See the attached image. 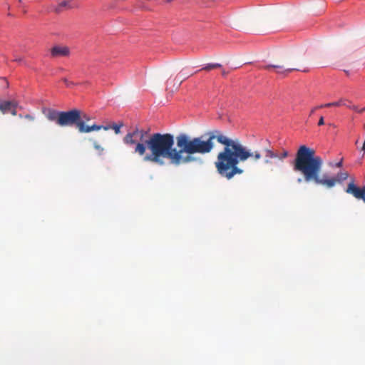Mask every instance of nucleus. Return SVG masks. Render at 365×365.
Masks as SVG:
<instances>
[{
  "mask_svg": "<svg viewBox=\"0 0 365 365\" xmlns=\"http://www.w3.org/2000/svg\"><path fill=\"white\" fill-rule=\"evenodd\" d=\"M208 138L204 136L190 137L185 133L175 138L170 133H155L135 128L128 132L123 139L124 144L135 145L134 153L143 156L145 162L159 165H164L165 159L175 165L188 164L197 160L195 154H207L214 148L213 140L223 145L215 162L217 173L227 180L236 175H241L244 170L238 165L249 159L257 162L262 158L259 150L251 151L238 139H232L219 131L210 132Z\"/></svg>",
  "mask_w": 365,
  "mask_h": 365,
  "instance_id": "f257e3e1",
  "label": "nucleus"
},
{
  "mask_svg": "<svg viewBox=\"0 0 365 365\" xmlns=\"http://www.w3.org/2000/svg\"><path fill=\"white\" fill-rule=\"evenodd\" d=\"M323 164L322 158L316 155L313 148L302 145L296 153L292 166L294 171L303 175L306 182H314L329 188L334 187L337 182L347 179L349 175L346 172L339 173L336 178L329 177L327 174L322 175Z\"/></svg>",
  "mask_w": 365,
  "mask_h": 365,
  "instance_id": "f03ea898",
  "label": "nucleus"
},
{
  "mask_svg": "<svg viewBox=\"0 0 365 365\" xmlns=\"http://www.w3.org/2000/svg\"><path fill=\"white\" fill-rule=\"evenodd\" d=\"M43 113L46 118L55 122L61 127H71L75 125L78 131H85L90 128H85L83 123L79 122L80 110L72 109L68 111H58L51 108H44Z\"/></svg>",
  "mask_w": 365,
  "mask_h": 365,
  "instance_id": "7ed1b4c3",
  "label": "nucleus"
},
{
  "mask_svg": "<svg viewBox=\"0 0 365 365\" xmlns=\"http://www.w3.org/2000/svg\"><path fill=\"white\" fill-rule=\"evenodd\" d=\"M345 192L357 200H361L365 203V185L362 187H358L355 185L354 180H351L347 185Z\"/></svg>",
  "mask_w": 365,
  "mask_h": 365,
  "instance_id": "20e7f679",
  "label": "nucleus"
},
{
  "mask_svg": "<svg viewBox=\"0 0 365 365\" xmlns=\"http://www.w3.org/2000/svg\"><path fill=\"white\" fill-rule=\"evenodd\" d=\"M79 119L80 120H78V123L79 122L82 123L83 127L86 129L87 128H90V130H88L78 131L81 133H90V132H92V131H98V130H100L102 129V127H101V125H98L96 124H93V125H88V124H86L91 120V118H90L89 115H88L86 113H82L81 110H80V118H79Z\"/></svg>",
  "mask_w": 365,
  "mask_h": 365,
  "instance_id": "39448f33",
  "label": "nucleus"
},
{
  "mask_svg": "<svg viewBox=\"0 0 365 365\" xmlns=\"http://www.w3.org/2000/svg\"><path fill=\"white\" fill-rule=\"evenodd\" d=\"M50 53L52 58L66 57L70 55V49L66 46L56 45L50 49Z\"/></svg>",
  "mask_w": 365,
  "mask_h": 365,
  "instance_id": "423d86ee",
  "label": "nucleus"
},
{
  "mask_svg": "<svg viewBox=\"0 0 365 365\" xmlns=\"http://www.w3.org/2000/svg\"><path fill=\"white\" fill-rule=\"evenodd\" d=\"M263 69L269 70L270 68L275 69V71L277 74L282 75L283 76H287L289 73L292 72L293 71H298L296 68H285L283 65L279 64H269L262 67Z\"/></svg>",
  "mask_w": 365,
  "mask_h": 365,
  "instance_id": "0eeeda50",
  "label": "nucleus"
},
{
  "mask_svg": "<svg viewBox=\"0 0 365 365\" xmlns=\"http://www.w3.org/2000/svg\"><path fill=\"white\" fill-rule=\"evenodd\" d=\"M73 7L72 0H63L58 2L56 5H52L51 9L55 13L59 14L65 10L71 9Z\"/></svg>",
  "mask_w": 365,
  "mask_h": 365,
  "instance_id": "6e6552de",
  "label": "nucleus"
},
{
  "mask_svg": "<svg viewBox=\"0 0 365 365\" xmlns=\"http://www.w3.org/2000/svg\"><path fill=\"white\" fill-rule=\"evenodd\" d=\"M12 107H17V103L14 101H0V111L5 114L11 109Z\"/></svg>",
  "mask_w": 365,
  "mask_h": 365,
  "instance_id": "1a4fd4ad",
  "label": "nucleus"
},
{
  "mask_svg": "<svg viewBox=\"0 0 365 365\" xmlns=\"http://www.w3.org/2000/svg\"><path fill=\"white\" fill-rule=\"evenodd\" d=\"M264 163L266 164H270L271 159H276L278 157V153L274 151L272 149H264Z\"/></svg>",
  "mask_w": 365,
  "mask_h": 365,
  "instance_id": "9d476101",
  "label": "nucleus"
},
{
  "mask_svg": "<svg viewBox=\"0 0 365 365\" xmlns=\"http://www.w3.org/2000/svg\"><path fill=\"white\" fill-rule=\"evenodd\" d=\"M123 125V123L120 122L119 123H113L112 125H101V127H102V129H103L104 130L113 129L115 134H119L120 133V128Z\"/></svg>",
  "mask_w": 365,
  "mask_h": 365,
  "instance_id": "9b49d317",
  "label": "nucleus"
},
{
  "mask_svg": "<svg viewBox=\"0 0 365 365\" xmlns=\"http://www.w3.org/2000/svg\"><path fill=\"white\" fill-rule=\"evenodd\" d=\"M345 101H346V100H344V99H340L339 101H336V102L322 104L319 106V107L329 108V107H331V106H346Z\"/></svg>",
  "mask_w": 365,
  "mask_h": 365,
  "instance_id": "f8f14e48",
  "label": "nucleus"
},
{
  "mask_svg": "<svg viewBox=\"0 0 365 365\" xmlns=\"http://www.w3.org/2000/svg\"><path fill=\"white\" fill-rule=\"evenodd\" d=\"M192 74H189V73H184L182 72H180L177 76H176V80L178 82V85H180L184 80H185L186 78H187L190 76H191Z\"/></svg>",
  "mask_w": 365,
  "mask_h": 365,
  "instance_id": "ddd939ff",
  "label": "nucleus"
},
{
  "mask_svg": "<svg viewBox=\"0 0 365 365\" xmlns=\"http://www.w3.org/2000/svg\"><path fill=\"white\" fill-rule=\"evenodd\" d=\"M222 66L220 63H208L204 66L201 70L210 71L214 68H220Z\"/></svg>",
  "mask_w": 365,
  "mask_h": 365,
  "instance_id": "4468645a",
  "label": "nucleus"
},
{
  "mask_svg": "<svg viewBox=\"0 0 365 365\" xmlns=\"http://www.w3.org/2000/svg\"><path fill=\"white\" fill-rule=\"evenodd\" d=\"M288 155V151L286 150H283V151L280 154H278V157L277 158L282 161L284 159L287 158Z\"/></svg>",
  "mask_w": 365,
  "mask_h": 365,
  "instance_id": "2eb2a0df",
  "label": "nucleus"
},
{
  "mask_svg": "<svg viewBox=\"0 0 365 365\" xmlns=\"http://www.w3.org/2000/svg\"><path fill=\"white\" fill-rule=\"evenodd\" d=\"M94 148L99 152V154H102L104 149L100 145L96 140L93 142Z\"/></svg>",
  "mask_w": 365,
  "mask_h": 365,
  "instance_id": "dca6fc26",
  "label": "nucleus"
},
{
  "mask_svg": "<svg viewBox=\"0 0 365 365\" xmlns=\"http://www.w3.org/2000/svg\"><path fill=\"white\" fill-rule=\"evenodd\" d=\"M24 118H25L26 119L29 120V121H34V119H35V118H34V116H32V115H29V114L26 115L24 116Z\"/></svg>",
  "mask_w": 365,
  "mask_h": 365,
  "instance_id": "f3484780",
  "label": "nucleus"
},
{
  "mask_svg": "<svg viewBox=\"0 0 365 365\" xmlns=\"http://www.w3.org/2000/svg\"><path fill=\"white\" fill-rule=\"evenodd\" d=\"M12 115H16L17 113L16 107H12L11 109L9 110Z\"/></svg>",
  "mask_w": 365,
  "mask_h": 365,
  "instance_id": "a211bd4d",
  "label": "nucleus"
},
{
  "mask_svg": "<svg viewBox=\"0 0 365 365\" xmlns=\"http://www.w3.org/2000/svg\"><path fill=\"white\" fill-rule=\"evenodd\" d=\"M63 81L66 83V85L68 87H69V86H72V85L73 84L72 82H71V81H68V79H66V78H63Z\"/></svg>",
  "mask_w": 365,
  "mask_h": 365,
  "instance_id": "6ab92c4d",
  "label": "nucleus"
},
{
  "mask_svg": "<svg viewBox=\"0 0 365 365\" xmlns=\"http://www.w3.org/2000/svg\"><path fill=\"white\" fill-rule=\"evenodd\" d=\"M324 124V117L321 116L319 120V122H318V125L321 126V125H323Z\"/></svg>",
  "mask_w": 365,
  "mask_h": 365,
  "instance_id": "aec40b11",
  "label": "nucleus"
},
{
  "mask_svg": "<svg viewBox=\"0 0 365 365\" xmlns=\"http://www.w3.org/2000/svg\"><path fill=\"white\" fill-rule=\"evenodd\" d=\"M323 107H319V106H316L314 108H313L312 110H311V112H310V115H312L317 109L319 108H322Z\"/></svg>",
  "mask_w": 365,
  "mask_h": 365,
  "instance_id": "412c9836",
  "label": "nucleus"
},
{
  "mask_svg": "<svg viewBox=\"0 0 365 365\" xmlns=\"http://www.w3.org/2000/svg\"><path fill=\"white\" fill-rule=\"evenodd\" d=\"M14 61H16V62H21L23 61V58L21 57H15L14 58Z\"/></svg>",
  "mask_w": 365,
  "mask_h": 365,
  "instance_id": "4be33fe9",
  "label": "nucleus"
},
{
  "mask_svg": "<svg viewBox=\"0 0 365 365\" xmlns=\"http://www.w3.org/2000/svg\"><path fill=\"white\" fill-rule=\"evenodd\" d=\"M361 150L363 152V155H362V156H364V153H365V141H364V143H363V145H362V147H361Z\"/></svg>",
  "mask_w": 365,
  "mask_h": 365,
  "instance_id": "5701e85b",
  "label": "nucleus"
},
{
  "mask_svg": "<svg viewBox=\"0 0 365 365\" xmlns=\"http://www.w3.org/2000/svg\"><path fill=\"white\" fill-rule=\"evenodd\" d=\"M336 166L337 168H341V167L342 166V159H341L339 163H337L336 164Z\"/></svg>",
  "mask_w": 365,
  "mask_h": 365,
  "instance_id": "b1692460",
  "label": "nucleus"
},
{
  "mask_svg": "<svg viewBox=\"0 0 365 365\" xmlns=\"http://www.w3.org/2000/svg\"><path fill=\"white\" fill-rule=\"evenodd\" d=\"M346 106L349 107V108L354 110H356V106H347L346 105Z\"/></svg>",
  "mask_w": 365,
  "mask_h": 365,
  "instance_id": "393cba45",
  "label": "nucleus"
},
{
  "mask_svg": "<svg viewBox=\"0 0 365 365\" xmlns=\"http://www.w3.org/2000/svg\"><path fill=\"white\" fill-rule=\"evenodd\" d=\"M222 74L223 76H226L227 75V72L225 71H222Z\"/></svg>",
  "mask_w": 365,
  "mask_h": 365,
  "instance_id": "a878e982",
  "label": "nucleus"
},
{
  "mask_svg": "<svg viewBox=\"0 0 365 365\" xmlns=\"http://www.w3.org/2000/svg\"><path fill=\"white\" fill-rule=\"evenodd\" d=\"M302 178H298L297 179V182L300 183V182H302Z\"/></svg>",
  "mask_w": 365,
  "mask_h": 365,
  "instance_id": "bb28decb",
  "label": "nucleus"
},
{
  "mask_svg": "<svg viewBox=\"0 0 365 365\" xmlns=\"http://www.w3.org/2000/svg\"><path fill=\"white\" fill-rule=\"evenodd\" d=\"M344 72H345L347 75H349V71H344Z\"/></svg>",
  "mask_w": 365,
  "mask_h": 365,
  "instance_id": "cd10ccee",
  "label": "nucleus"
}]
</instances>
